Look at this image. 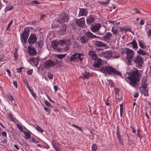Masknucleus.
<instances>
[{"instance_id": "nucleus-1", "label": "nucleus", "mask_w": 151, "mask_h": 151, "mask_svg": "<svg viewBox=\"0 0 151 151\" xmlns=\"http://www.w3.org/2000/svg\"><path fill=\"white\" fill-rule=\"evenodd\" d=\"M99 70L104 73L106 75L108 74L109 75H113L121 76L120 72L110 66L101 67L99 69Z\"/></svg>"}, {"instance_id": "nucleus-2", "label": "nucleus", "mask_w": 151, "mask_h": 151, "mask_svg": "<svg viewBox=\"0 0 151 151\" xmlns=\"http://www.w3.org/2000/svg\"><path fill=\"white\" fill-rule=\"evenodd\" d=\"M128 78L130 81L129 83L133 86H135L137 81H139L138 76L139 74L137 70L132 71L128 73Z\"/></svg>"}, {"instance_id": "nucleus-3", "label": "nucleus", "mask_w": 151, "mask_h": 151, "mask_svg": "<svg viewBox=\"0 0 151 151\" xmlns=\"http://www.w3.org/2000/svg\"><path fill=\"white\" fill-rule=\"evenodd\" d=\"M102 49L98 48L96 49L97 52H98V54L100 57H103L107 59H110L112 57V51L108 50L104 52L101 51Z\"/></svg>"}, {"instance_id": "nucleus-4", "label": "nucleus", "mask_w": 151, "mask_h": 151, "mask_svg": "<svg viewBox=\"0 0 151 151\" xmlns=\"http://www.w3.org/2000/svg\"><path fill=\"white\" fill-rule=\"evenodd\" d=\"M29 29L28 27L25 28L22 34L21 35V39L22 42H23L22 39L23 40V42L26 43L27 42V39L29 35Z\"/></svg>"}, {"instance_id": "nucleus-5", "label": "nucleus", "mask_w": 151, "mask_h": 151, "mask_svg": "<svg viewBox=\"0 0 151 151\" xmlns=\"http://www.w3.org/2000/svg\"><path fill=\"white\" fill-rule=\"evenodd\" d=\"M59 63V62L57 60H56L55 61L49 60H47L44 63V67L47 69H49L50 68L53 67Z\"/></svg>"}, {"instance_id": "nucleus-6", "label": "nucleus", "mask_w": 151, "mask_h": 151, "mask_svg": "<svg viewBox=\"0 0 151 151\" xmlns=\"http://www.w3.org/2000/svg\"><path fill=\"white\" fill-rule=\"evenodd\" d=\"M124 52L126 54V58L127 60H132L135 55L134 52L129 48H126Z\"/></svg>"}, {"instance_id": "nucleus-7", "label": "nucleus", "mask_w": 151, "mask_h": 151, "mask_svg": "<svg viewBox=\"0 0 151 151\" xmlns=\"http://www.w3.org/2000/svg\"><path fill=\"white\" fill-rule=\"evenodd\" d=\"M68 14L63 12L61 13L59 18L57 19L56 21L59 23H63L68 22Z\"/></svg>"}, {"instance_id": "nucleus-8", "label": "nucleus", "mask_w": 151, "mask_h": 151, "mask_svg": "<svg viewBox=\"0 0 151 151\" xmlns=\"http://www.w3.org/2000/svg\"><path fill=\"white\" fill-rule=\"evenodd\" d=\"M71 41L70 39L63 40H60L59 41V44L60 45H62L64 44L66 45L65 47L64 48V50L65 51L68 50L69 49L68 45H69Z\"/></svg>"}, {"instance_id": "nucleus-9", "label": "nucleus", "mask_w": 151, "mask_h": 151, "mask_svg": "<svg viewBox=\"0 0 151 151\" xmlns=\"http://www.w3.org/2000/svg\"><path fill=\"white\" fill-rule=\"evenodd\" d=\"M101 25L100 24H97L95 25L91 24L90 27L91 30L93 32H98L99 29Z\"/></svg>"}, {"instance_id": "nucleus-10", "label": "nucleus", "mask_w": 151, "mask_h": 151, "mask_svg": "<svg viewBox=\"0 0 151 151\" xmlns=\"http://www.w3.org/2000/svg\"><path fill=\"white\" fill-rule=\"evenodd\" d=\"M37 40V38L36 35L34 34H31L28 39V42L30 44H33L36 42Z\"/></svg>"}, {"instance_id": "nucleus-11", "label": "nucleus", "mask_w": 151, "mask_h": 151, "mask_svg": "<svg viewBox=\"0 0 151 151\" xmlns=\"http://www.w3.org/2000/svg\"><path fill=\"white\" fill-rule=\"evenodd\" d=\"M134 63L139 65L143 63V59L139 55H137L133 59Z\"/></svg>"}, {"instance_id": "nucleus-12", "label": "nucleus", "mask_w": 151, "mask_h": 151, "mask_svg": "<svg viewBox=\"0 0 151 151\" xmlns=\"http://www.w3.org/2000/svg\"><path fill=\"white\" fill-rule=\"evenodd\" d=\"M67 27L65 24L61 25L60 27V29L59 31V34L60 35H64L67 30Z\"/></svg>"}, {"instance_id": "nucleus-13", "label": "nucleus", "mask_w": 151, "mask_h": 151, "mask_svg": "<svg viewBox=\"0 0 151 151\" xmlns=\"http://www.w3.org/2000/svg\"><path fill=\"white\" fill-rule=\"evenodd\" d=\"M28 52L29 55L34 56L36 55L37 52L35 48L29 46L28 47Z\"/></svg>"}, {"instance_id": "nucleus-14", "label": "nucleus", "mask_w": 151, "mask_h": 151, "mask_svg": "<svg viewBox=\"0 0 151 151\" xmlns=\"http://www.w3.org/2000/svg\"><path fill=\"white\" fill-rule=\"evenodd\" d=\"M132 45V47L133 49H137L138 47L137 42L134 39H133L132 41L130 43H128L127 45L129 47H131Z\"/></svg>"}, {"instance_id": "nucleus-15", "label": "nucleus", "mask_w": 151, "mask_h": 151, "mask_svg": "<svg viewBox=\"0 0 151 151\" xmlns=\"http://www.w3.org/2000/svg\"><path fill=\"white\" fill-rule=\"evenodd\" d=\"M85 35H86V37L88 40L90 38L92 39L95 38L98 39L99 37L98 36H97L96 35H93V33L90 31H88L86 32L85 34Z\"/></svg>"}, {"instance_id": "nucleus-16", "label": "nucleus", "mask_w": 151, "mask_h": 151, "mask_svg": "<svg viewBox=\"0 0 151 151\" xmlns=\"http://www.w3.org/2000/svg\"><path fill=\"white\" fill-rule=\"evenodd\" d=\"M51 144L56 151H60L59 149L60 145L58 142L55 140H52Z\"/></svg>"}, {"instance_id": "nucleus-17", "label": "nucleus", "mask_w": 151, "mask_h": 151, "mask_svg": "<svg viewBox=\"0 0 151 151\" xmlns=\"http://www.w3.org/2000/svg\"><path fill=\"white\" fill-rule=\"evenodd\" d=\"M94 17L92 15H90L88 16L86 19V22L88 25H89L92 22H93L95 21Z\"/></svg>"}, {"instance_id": "nucleus-18", "label": "nucleus", "mask_w": 151, "mask_h": 151, "mask_svg": "<svg viewBox=\"0 0 151 151\" xmlns=\"http://www.w3.org/2000/svg\"><path fill=\"white\" fill-rule=\"evenodd\" d=\"M88 55L89 56L91 57L94 60H96L97 58V55L96 52L93 50H89L88 52Z\"/></svg>"}, {"instance_id": "nucleus-19", "label": "nucleus", "mask_w": 151, "mask_h": 151, "mask_svg": "<svg viewBox=\"0 0 151 151\" xmlns=\"http://www.w3.org/2000/svg\"><path fill=\"white\" fill-rule=\"evenodd\" d=\"M77 24L80 27H83L85 23L84 18H82L80 19H77L76 21Z\"/></svg>"}, {"instance_id": "nucleus-20", "label": "nucleus", "mask_w": 151, "mask_h": 151, "mask_svg": "<svg viewBox=\"0 0 151 151\" xmlns=\"http://www.w3.org/2000/svg\"><path fill=\"white\" fill-rule=\"evenodd\" d=\"M75 53L76 55V56L78 60V62L79 61L80 62H81L83 58L84 55L82 53L76 52Z\"/></svg>"}, {"instance_id": "nucleus-21", "label": "nucleus", "mask_w": 151, "mask_h": 151, "mask_svg": "<svg viewBox=\"0 0 151 151\" xmlns=\"http://www.w3.org/2000/svg\"><path fill=\"white\" fill-rule=\"evenodd\" d=\"M94 45L98 47H106V44L102 42L96 41L94 42Z\"/></svg>"}, {"instance_id": "nucleus-22", "label": "nucleus", "mask_w": 151, "mask_h": 151, "mask_svg": "<svg viewBox=\"0 0 151 151\" xmlns=\"http://www.w3.org/2000/svg\"><path fill=\"white\" fill-rule=\"evenodd\" d=\"M88 11L85 9L81 8L80 9L78 16L79 17L82 16H86L88 14Z\"/></svg>"}, {"instance_id": "nucleus-23", "label": "nucleus", "mask_w": 151, "mask_h": 151, "mask_svg": "<svg viewBox=\"0 0 151 151\" xmlns=\"http://www.w3.org/2000/svg\"><path fill=\"white\" fill-rule=\"evenodd\" d=\"M112 36V34L110 32H107L104 36L102 37L103 39L105 41H109Z\"/></svg>"}, {"instance_id": "nucleus-24", "label": "nucleus", "mask_w": 151, "mask_h": 151, "mask_svg": "<svg viewBox=\"0 0 151 151\" xmlns=\"http://www.w3.org/2000/svg\"><path fill=\"white\" fill-rule=\"evenodd\" d=\"M58 44L59 42L56 41H53L52 42V46L54 50L58 51L59 50V49L58 48Z\"/></svg>"}, {"instance_id": "nucleus-25", "label": "nucleus", "mask_w": 151, "mask_h": 151, "mask_svg": "<svg viewBox=\"0 0 151 151\" xmlns=\"http://www.w3.org/2000/svg\"><path fill=\"white\" fill-rule=\"evenodd\" d=\"M80 40L81 42L84 44L86 43L88 40L85 35L81 37Z\"/></svg>"}, {"instance_id": "nucleus-26", "label": "nucleus", "mask_w": 151, "mask_h": 151, "mask_svg": "<svg viewBox=\"0 0 151 151\" xmlns=\"http://www.w3.org/2000/svg\"><path fill=\"white\" fill-rule=\"evenodd\" d=\"M120 55L118 52L116 51L112 52V57L111 58H119Z\"/></svg>"}, {"instance_id": "nucleus-27", "label": "nucleus", "mask_w": 151, "mask_h": 151, "mask_svg": "<svg viewBox=\"0 0 151 151\" xmlns=\"http://www.w3.org/2000/svg\"><path fill=\"white\" fill-rule=\"evenodd\" d=\"M25 137L27 139H29L31 135V133L29 131H24L23 132Z\"/></svg>"}, {"instance_id": "nucleus-28", "label": "nucleus", "mask_w": 151, "mask_h": 151, "mask_svg": "<svg viewBox=\"0 0 151 151\" xmlns=\"http://www.w3.org/2000/svg\"><path fill=\"white\" fill-rule=\"evenodd\" d=\"M137 53L139 55H146L147 53L146 51L141 48H139L138 50H137Z\"/></svg>"}, {"instance_id": "nucleus-29", "label": "nucleus", "mask_w": 151, "mask_h": 151, "mask_svg": "<svg viewBox=\"0 0 151 151\" xmlns=\"http://www.w3.org/2000/svg\"><path fill=\"white\" fill-rule=\"evenodd\" d=\"M76 55L75 54V53L71 56L70 58L69 59L70 60V61L71 62H78V60H77L76 57Z\"/></svg>"}, {"instance_id": "nucleus-30", "label": "nucleus", "mask_w": 151, "mask_h": 151, "mask_svg": "<svg viewBox=\"0 0 151 151\" xmlns=\"http://www.w3.org/2000/svg\"><path fill=\"white\" fill-rule=\"evenodd\" d=\"M44 41L40 40L37 43H36L35 44L36 47H39V48H42L43 46Z\"/></svg>"}, {"instance_id": "nucleus-31", "label": "nucleus", "mask_w": 151, "mask_h": 151, "mask_svg": "<svg viewBox=\"0 0 151 151\" xmlns=\"http://www.w3.org/2000/svg\"><path fill=\"white\" fill-rule=\"evenodd\" d=\"M112 32L113 34L115 35H119V34L118 33L117 28L116 27H113L111 29Z\"/></svg>"}, {"instance_id": "nucleus-32", "label": "nucleus", "mask_w": 151, "mask_h": 151, "mask_svg": "<svg viewBox=\"0 0 151 151\" xmlns=\"http://www.w3.org/2000/svg\"><path fill=\"white\" fill-rule=\"evenodd\" d=\"M39 57L33 58L29 59V61H32L33 63H39Z\"/></svg>"}, {"instance_id": "nucleus-33", "label": "nucleus", "mask_w": 151, "mask_h": 151, "mask_svg": "<svg viewBox=\"0 0 151 151\" xmlns=\"http://www.w3.org/2000/svg\"><path fill=\"white\" fill-rule=\"evenodd\" d=\"M140 92L145 96L148 95V91L146 88H140Z\"/></svg>"}, {"instance_id": "nucleus-34", "label": "nucleus", "mask_w": 151, "mask_h": 151, "mask_svg": "<svg viewBox=\"0 0 151 151\" xmlns=\"http://www.w3.org/2000/svg\"><path fill=\"white\" fill-rule=\"evenodd\" d=\"M139 47L145 49L146 47V46L144 44L143 42L140 40L139 41Z\"/></svg>"}, {"instance_id": "nucleus-35", "label": "nucleus", "mask_w": 151, "mask_h": 151, "mask_svg": "<svg viewBox=\"0 0 151 151\" xmlns=\"http://www.w3.org/2000/svg\"><path fill=\"white\" fill-rule=\"evenodd\" d=\"M110 0H107L105 1H100V4L102 5H106L108 4L110 2Z\"/></svg>"}, {"instance_id": "nucleus-36", "label": "nucleus", "mask_w": 151, "mask_h": 151, "mask_svg": "<svg viewBox=\"0 0 151 151\" xmlns=\"http://www.w3.org/2000/svg\"><path fill=\"white\" fill-rule=\"evenodd\" d=\"M66 55V54H60V55H56V57L60 59H62L64 58Z\"/></svg>"}, {"instance_id": "nucleus-37", "label": "nucleus", "mask_w": 151, "mask_h": 151, "mask_svg": "<svg viewBox=\"0 0 151 151\" xmlns=\"http://www.w3.org/2000/svg\"><path fill=\"white\" fill-rule=\"evenodd\" d=\"M92 151H96L97 149V146L95 144H93L92 146Z\"/></svg>"}, {"instance_id": "nucleus-38", "label": "nucleus", "mask_w": 151, "mask_h": 151, "mask_svg": "<svg viewBox=\"0 0 151 151\" xmlns=\"http://www.w3.org/2000/svg\"><path fill=\"white\" fill-rule=\"evenodd\" d=\"M116 134L118 137H121L120 132L119 131V126L117 127Z\"/></svg>"}, {"instance_id": "nucleus-39", "label": "nucleus", "mask_w": 151, "mask_h": 151, "mask_svg": "<svg viewBox=\"0 0 151 151\" xmlns=\"http://www.w3.org/2000/svg\"><path fill=\"white\" fill-rule=\"evenodd\" d=\"M96 60V62L100 65H102V60L101 59L99 58H97Z\"/></svg>"}, {"instance_id": "nucleus-40", "label": "nucleus", "mask_w": 151, "mask_h": 151, "mask_svg": "<svg viewBox=\"0 0 151 151\" xmlns=\"http://www.w3.org/2000/svg\"><path fill=\"white\" fill-rule=\"evenodd\" d=\"M13 8V7L12 6H8L6 7L5 9V11H9L12 9Z\"/></svg>"}, {"instance_id": "nucleus-41", "label": "nucleus", "mask_w": 151, "mask_h": 151, "mask_svg": "<svg viewBox=\"0 0 151 151\" xmlns=\"http://www.w3.org/2000/svg\"><path fill=\"white\" fill-rule=\"evenodd\" d=\"M36 129L39 131L41 133H42L43 132V130L39 126H37L36 127Z\"/></svg>"}, {"instance_id": "nucleus-42", "label": "nucleus", "mask_w": 151, "mask_h": 151, "mask_svg": "<svg viewBox=\"0 0 151 151\" xmlns=\"http://www.w3.org/2000/svg\"><path fill=\"white\" fill-rule=\"evenodd\" d=\"M31 4H40V3L39 2L37 1L33 0V1H31Z\"/></svg>"}, {"instance_id": "nucleus-43", "label": "nucleus", "mask_w": 151, "mask_h": 151, "mask_svg": "<svg viewBox=\"0 0 151 151\" xmlns=\"http://www.w3.org/2000/svg\"><path fill=\"white\" fill-rule=\"evenodd\" d=\"M72 126H73L75 128H77L78 130L81 132L82 131V129L81 127H78V126L75 125L74 124H73L72 125Z\"/></svg>"}, {"instance_id": "nucleus-44", "label": "nucleus", "mask_w": 151, "mask_h": 151, "mask_svg": "<svg viewBox=\"0 0 151 151\" xmlns=\"http://www.w3.org/2000/svg\"><path fill=\"white\" fill-rule=\"evenodd\" d=\"M29 141L30 142H33L35 143H38V141H36L34 138H32L29 140Z\"/></svg>"}, {"instance_id": "nucleus-45", "label": "nucleus", "mask_w": 151, "mask_h": 151, "mask_svg": "<svg viewBox=\"0 0 151 151\" xmlns=\"http://www.w3.org/2000/svg\"><path fill=\"white\" fill-rule=\"evenodd\" d=\"M13 22V20H12L9 23V24L8 25L7 27L6 28V30H9V28L10 27L11 25L12 24Z\"/></svg>"}, {"instance_id": "nucleus-46", "label": "nucleus", "mask_w": 151, "mask_h": 151, "mask_svg": "<svg viewBox=\"0 0 151 151\" xmlns=\"http://www.w3.org/2000/svg\"><path fill=\"white\" fill-rule=\"evenodd\" d=\"M147 87V85L145 83H142L141 85V88H146Z\"/></svg>"}, {"instance_id": "nucleus-47", "label": "nucleus", "mask_w": 151, "mask_h": 151, "mask_svg": "<svg viewBox=\"0 0 151 151\" xmlns=\"http://www.w3.org/2000/svg\"><path fill=\"white\" fill-rule=\"evenodd\" d=\"M47 74L48 77L49 78V79H52L53 77V75L50 73H48Z\"/></svg>"}, {"instance_id": "nucleus-48", "label": "nucleus", "mask_w": 151, "mask_h": 151, "mask_svg": "<svg viewBox=\"0 0 151 151\" xmlns=\"http://www.w3.org/2000/svg\"><path fill=\"white\" fill-rule=\"evenodd\" d=\"M118 139L119 141V142L122 145H123V141L122 139L121 138V137H118Z\"/></svg>"}, {"instance_id": "nucleus-49", "label": "nucleus", "mask_w": 151, "mask_h": 151, "mask_svg": "<svg viewBox=\"0 0 151 151\" xmlns=\"http://www.w3.org/2000/svg\"><path fill=\"white\" fill-rule=\"evenodd\" d=\"M45 103L46 105L48 107H50V104L48 101L45 100Z\"/></svg>"}, {"instance_id": "nucleus-50", "label": "nucleus", "mask_w": 151, "mask_h": 151, "mask_svg": "<svg viewBox=\"0 0 151 151\" xmlns=\"http://www.w3.org/2000/svg\"><path fill=\"white\" fill-rule=\"evenodd\" d=\"M101 65L96 62L94 64V67L96 68H99Z\"/></svg>"}, {"instance_id": "nucleus-51", "label": "nucleus", "mask_w": 151, "mask_h": 151, "mask_svg": "<svg viewBox=\"0 0 151 151\" xmlns=\"http://www.w3.org/2000/svg\"><path fill=\"white\" fill-rule=\"evenodd\" d=\"M1 134L3 136L6 137L7 136V134L6 132L5 131L2 132L1 133Z\"/></svg>"}, {"instance_id": "nucleus-52", "label": "nucleus", "mask_w": 151, "mask_h": 151, "mask_svg": "<svg viewBox=\"0 0 151 151\" xmlns=\"http://www.w3.org/2000/svg\"><path fill=\"white\" fill-rule=\"evenodd\" d=\"M8 99L9 100H10L12 102V101L14 100V98H13V96L11 95H9V96H8Z\"/></svg>"}, {"instance_id": "nucleus-53", "label": "nucleus", "mask_w": 151, "mask_h": 151, "mask_svg": "<svg viewBox=\"0 0 151 151\" xmlns=\"http://www.w3.org/2000/svg\"><path fill=\"white\" fill-rule=\"evenodd\" d=\"M33 72V70H28L27 71V73L29 75H31L32 74Z\"/></svg>"}, {"instance_id": "nucleus-54", "label": "nucleus", "mask_w": 151, "mask_h": 151, "mask_svg": "<svg viewBox=\"0 0 151 151\" xmlns=\"http://www.w3.org/2000/svg\"><path fill=\"white\" fill-rule=\"evenodd\" d=\"M120 30L121 31V32H122L123 31H127L128 29H125L123 27H120Z\"/></svg>"}, {"instance_id": "nucleus-55", "label": "nucleus", "mask_w": 151, "mask_h": 151, "mask_svg": "<svg viewBox=\"0 0 151 151\" xmlns=\"http://www.w3.org/2000/svg\"><path fill=\"white\" fill-rule=\"evenodd\" d=\"M44 110L46 111H47V112H48V113H50V109L46 107H44Z\"/></svg>"}, {"instance_id": "nucleus-56", "label": "nucleus", "mask_w": 151, "mask_h": 151, "mask_svg": "<svg viewBox=\"0 0 151 151\" xmlns=\"http://www.w3.org/2000/svg\"><path fill=\"white\" fill-rule=\"evenodd\" d=\"M147 35L148 37L151 36V29L148 30L147 33Z\"/></svg>"}, {"instance_id": "nucleus-57", "label": "nucleus", "mask_w": 151, "mask_h": 151, "mask_svg": "<svg viewBox=\"0 0 151 151\" xmlns=\"http://www.w3.org/2000/svg\"><path fill=\"white\" fill-rule=\"evenodd\" d=\"M134 10L135 11V12L137 13L138 14H140V11L137 9V8H135L134 9Z\"/></svg>"}, {"instance_id": "nucleus-58", "label": "nucleus", "mask_w": 151, "mask_h": 151, "mask_svg": "<svg viewBox=\"0 0 151 151\" xmlns=\"http://www.w3.org/2000/svg\"><path fill=\"white\" fill-rule=\"evenodd\" d=\"M138 96H139V93L137 92L135 93L134 95V97H135V98H137V97H138Z\"/></svg>"}, {"instance_id": "nucleus-59", "label": "nucleus", "mask_w": 151, "mask_h": 151, "mask_svg": "<svg viewBox=\"0 0 151 151\" xmlns=\"http://www.w3.org/2000/svg\"><path fill=\"white\" fill-rule=\"evenodd\" d=\"M108 81L109 82V84L112 87L113 85V83L112 81L111 80H108Z\"/></svg>"}, {"instance_id": "nucleus-60", "label": "nucleus", "mask_w": 151, "mask_h": 151, "mask_svg": "<svg viewBox=\"0 0 151 151\" xmlns=\"http://www.w3.org/2000/svg\"><path fill=\"white\" fill-rule=\"evenodd\" d=\"M13 83L14 86L16 87V88H17V82L15 81H14L13 82Z\"/></svg>"}, {"instance_id": "nucleus-61", "label": "nucleus", "mask_w": 151, "mask_h": 151, "mask_svg": "<svg viewBox=\"0 0 151 151\" xmlns=\"http://www.w3.org/2000/svg\"><path fill=\"white\" fill-rule=\"evenodd\" d=\"M145 22V21L143 19H141L140 21V24L141 25H143Z\"/></svg>"}, {"instance_id": "nucleus-62", "label": "nucleus", "mask_w": 151, "mask_h": 151, "mask_svg": "<svg viewBox=\"0 0 151 151\" xmlns=\"http://www.w3.org/2000/svg\"><path fill=\"white\" fill-rule=\"evenodd\" d=\"M17 126L18 128H19V129L20 130H22V126H21L17 124Z\"/></svg>"}, {"instance_id": "nucleus-63", "label": "nucleus", "mask_w": 151, "mask_h": 151, "mask_svg": "<svg viewBox=\"0 0 151 151\" xmlns=\"http://www.w3.org/2000/svg\"><path fill=\"white\" fill-rule=\"evenodd\" d=\"M54 88L55 92H56L58 90V87L56 86H54Z\"/></svg>"}, {"instance_id": "nucleus-64", "label": "nucleus", "mask_w": 151, "mask_h": 151, "mask_svg": "<svg viewBox=\"0 0 151 151\" xmlns=\"http://www.w3.org/2000/svg\"><path fill=\"white\" fill-rule=\"evenodd\" d=\"M31 94L32 95V96H33L35 99V98H37V96L35 94L34 92V91L32 93H31Z\"/></svg>"}]
</instances>
